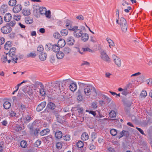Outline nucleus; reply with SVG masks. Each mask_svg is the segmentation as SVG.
<instances>
[{
  "label": "nucleus",
  "mask_w": 152,
  "mask_h": 152,
  "mask_svg": "<svg viewBox=\"0 0 152 152\" xmlns=\"http://www.w3.org/2000/svg\"><path fill=\"white\" fill-rule=\"evenodd\" d=\"M116 22L120 25L122 31L124 32L126 31L128 26L126 19L123 17H121L119 21L118 19H116Z\"/></svg>",
  "instance_id": "1"
},
{
  "label": "nucleus",
  "mask_w": 152,
  "mask_h": 152,
  "mask_svg": "<svg viewBox=\"0 0 152 152\" xmlns=\"http://www.w3.org/2000/svg\"><path fill=\"white\" fill-rule=\"evenodd\" d=\"M84 92L86 95H89L91 94L92 91H94L96 93V90L94 87L91 84L87 85L86 87L84 89Z\"/></svg>",
  "instance_id": "2"
},
{
  "label": "nucleus",
  "mask_w": 152,
  "mask_h": 152,
  "mask_svg": "<svg viewBox=\"0 0 152 152\" xmlns=\"http://www.w3.org/2000/svg\"><path fill=\"white\" fill-rule=\"evenodd\" d=\"M78 27L76 26H74L73 30L72 31H73V34L76 37L79 38L81 37L83 31L80 29H78Z\"/></svg>",
  "instance_id": "3"
},
{
  "label": "nucleus",
  "mask_w": 152,
  "mask_h": 152,
  "mask_svg": "<svg viewBox=\"0 0 152 152\" xmlns=\"http://www.w3.org/2000/svg\"><path fill=\"white\" fill-rule=\"evenodd\" d=\"M6 55L8 63H10L11 61L12 62L15 61V63H17L16 61L18 58H17L15 55H14L12 53H7Z\"/></svg>",
  "instance_id": "4"
},
{
  "label": "nucleus",
  "mask_w": 152,
  "mask_h": 152,
  "mask_svg": "<svg viewBox=\"0 0 152 152\" xmlns=\"http://www.w3.org/2000/svg\"><path fill=\"white\" fill-rule=\"evenodd\" d=\"M100 57L102 59L108 62L110 58L105 50H102L100 52Z\"/></svg>",
  "instance_id": "5"
},
{
  "label": "nucleus",
  "mask_w": 152,
  "mask_h": 152,
  "mask_svg": "<svg viewBox=\"0 0 152 152\" xmlns=\"http://www.w3.org/2000/svg\"><path fill=\"white\" fill-rule=\"evenodd\" d=\"M12 30V28L10 26L6 25L2 27L1 29V32L4 34L10 33Z\"/></svg>",
  "instance_id": "6"
},
{
  "label": "nucleus",
  "mask_w": 152,
  "mask_h": 152,
  "mask_svg": "<svg viewBox=\"0 0 152 152\" xmlns=\"http://www.w3.org/2000/svg\"><path fill=\"white\" fill-rule=\"evenodd\" d=\"M73 22L72 21L66 20L65 22V26L69 30L72 31L73 30L74 26H73L72 25Z\"/></svg>",
  "instance_id": "7"
},
{
  "label": "nucleus",
  "mask_w": 152,
  "mask_h": 152,
  "mask_svg": "<svg viewBox=\"0 0 152 152\" xmlns=\"http://www.w3.org/2000/svg\"><path fill=\"white\" fill-rule=\"evenodd\" d=\"M46 104V102H42L38 105L37 108V111L38 112H39L42 110L45 107Z\"/></svg>",
  "instance_id": "8"
},
{
  "label": "nucleus",
  "mask_w": 152,
  "mask_h": 152,
  "mask_svg": "<svg viewBox=\"0 0 152 152\" xmlns=\"http://www.w3.org/2000/svg\"><path fill=\"white\" fill-rule=\"evenodd\" d=\"M22 7L21 5H17L15 6L12 9L13 12L15 13L19 12L22 10Z\"/></svg>",
  "instance_id": "9"
},
{
  "label": "nucleus",
  "mask_w": 152,
  "mask_h": 152,
  "mask_svg": "<svg viewBox=\"0 0 152 152\" xmlns=\"http://www.w3.org/2000/svg\"><path fill=\"white\" fill-rule=\"evenodd\" d=\"M12 17V15L10 13H7L4 17V20L6 22H8L11 20Z\"/></svg>",
  "instance_id": "10"
},
{
  "label": "nucleus",
  "mask_w": 152,
  "mask_h": 152,
  "mask_svg": "<svg viewBox=\"0 0 152 152\" xmlns=\"http://www.w3.org/2000/svg\"><path fill=\"white\" fill-rule=\"evenodd\" d=\"M81 37V40L84 42L88 41L89 39L88 35L86 33H83Z\"/></svg>",
  "instance_id": "11"
},
{
  "label": "nucleus",
  "mask_w": 152,
  "mask_h": 152,
  "mask_svg": "<svg viewBox=\"0 0 152 152\" xmlns=\"http://www.w3.org/2000/svg\"><path fill=\"white\" fill-rule=\"evenodd\" d=\"M63 52L64 53V55H68L71 52V49L69 47H65L63 48Z\"/></svg>",
  "instance_id": "12"
},
{
  "label": "nucleus",
  "mask_w": 152,
  "mask_h": 152,
  "mask_svg": "<svg viewBox=\"0 0 152 152\" xmlns=\"http://www.w3.org/2000/svg\"><path fill=\"white\" fill-rule=\"evenodd\" d=\"M36 121H34L32 124H29L28 126V127L30 130V132L31 134H32L33 133L34 126L36 124Z\"/></svg>",
  "instance_id": "13"
},
{
  "label": "nucleus",
  "mask_w": 152,
  "mask_h": 152,
  "mask_svg": "<svg viewBox=\"0 0 152 152\" xmlns=\"http://www.w3.org/2000/svg\"><path fill=\"white\" fill-rule=\"evenodd\" d=\"M47 56V55L45 53L41 52L39 55V59L42 61H44L46 60Z\"/></svg>",
  "instance_id": "14"
},
{
  "label": "nucleus",
  "mask_w": 152,
  "mask_h": 152,
  "mask_svg": "<svg viewBox=\"0 0 152 152\" xmlns=\"http://www.w3.org/2000/svg\"><path fill=\"white\" fill-rule=\"evenodd\" d=\"M70 90L72 91H75L77 89V86L76 83H71L69 86Z\"/></svg>",
  "instance_id": "15"
},
{
  "label": "nucleus",
  "mask_w": 152,
  "mask_h": 152,
  "mask_svg": "<svg viewBox=\"0 0 152 152\" xmlns=\"http://www.w3.org/2000/svg\"><path fill=\"white\" fill-rule=\"evenodd\" d=\"M58 44L59 47H64L66 44L65 41L63 39H60L58 40Z\"/></svg>",
  "instance_id": "16"
},
{
  "label": "nucleus",
  "mask_w": 152,
  "mask_h": 152,
  "mask_svg": "<svg viewBox=\"0 0 152 152\" xmlns=\"http://www.w3.org/2000/svg\"><path fill=\"white\" fill-rule=\"evenodd\" d=\"M67 43L69 45H72L74 44L75 41L74 38L72 37H69L67 38Z\"/></svg>",
  "instance_id": "17"
},
{
  "label": "nucleus",
  "mask_w": 152,
  "mask_h": 152,
  "mask_svg": "<svg viewBox=\"0 0 152 152\" xmlns=\"http://www.w3.org/2000/svg\"><path fill=\"white\" fill-rule=\"evenodd\" d=\"M51 49L53 51L56 52L59 51L60 49V47L58 45L55 44L52 45Z\"/></svg>",
  "instance_id": "18"
},
{
  "label": "nucleus",
  "mask_w": 152,
  "mask_h": 152,
  "mask_svg": "<svg viewBox=\"0 0 152 152\" xmlns=\"http://www.w3.org/2000/svg\"><path fill=\"white\" fill-rule=\"evenodd\" d=\"M62 136V133L60 131H57L55 133V137L57 139H59L61 138Z\"/></svg>",
  "instance_id": "19"
},
{
  "label": "nucleus",
  "mask_w": 152,
  "mask_h": 152,
  "mask_svg": "<svg viewBox=\"0 0 152 152\" xmlns=\"http://www.w3.org/2000/svg\"><path fill=\"white\" fill-rule=\"evenodd\" d=\"M56 57L58 59H61L63 58L64 54L61 51H58L56 53Z\"/></svg>",
  "instance_id": "20"
},
{
  "label": "nucleus",
  "mask_w": 152,
  "mask_h": 152,
  "mask_svg": "<svg viewBox=\"0 0 152 152\" xmlns=\"http://www.w3.org/2000/svg\"><path fill=\"white\" fill-rule=\"evenodd\" d=\"M81 138L83 140H86L89 138V137L87 133L84 132L82 134Z\"/></svg>",
  "instance_id": "21"
},
{
  "label": "nucleus",
  "mask_w": 152,
  "mask_h": 152,
  "mask_svg": "<svg viewBox=\"0 0 152 152\" xmlns=\"http://www.w3.org/2000/svg\"><path fill=\"white\" fill-rule=\"evenodd\" d=\"M22 13L24 15H29L31 14L30 10L28 9H24L23 10Z\"/></svg>",
  "instance_id": "22"
},
{
  "label": "nucleus",
  "mask_w": 152,
  "mask_h": 152,
  "mask_svg": "<svg viewBox=\"0 0 152 152\" xmlns=\"http://www.w3.org/2000/svg\"><path fill=\"white\" fill-rule=\"evenodd\" d=\"M53 88H55L54 91L58 90L60 88L59 82L58 81L56 82L53 85Z\"/></svg>",
  "instance_id": "23"
},
{
  "label": "nucleus",
  "mask_w": 152,
  "mask_h": 152,
  "mask_svg": "<svg viewBox=\"0 0 152 152\" xmlns=\"http://www.w3.org/2000/svg\"><path fill=\"white\" fill-rule=\"evenodd\" d=\"M50 131V130L48 129H45L40 132V134L42 136H44L49 133Z\"/></svg>",
  "instance_id": "24"
},
{
  "label": "nucleus",
  "mask_w": 152,
  "mask_h": 152,
  "mask_svg": "<svg viewBox=\"0 0 152 152\" xmlns=\"http://www.w3.org/2000/svg\"><path fill=\"white\" fill-rule=\"evenodd\" d=\"M25 23L28 24H31L33 22V19L29 17H27L25 18Z\"/></svg>",
  "instance_id": "25"
},
{
  "label": "nucleus",
  "mask_w": 152,
  "mask_h": 152,
  "mask_svg": "<svg viewBox=\"0 0 152 152\" xmlns=\"http://www.w3.org/2000/svg\"><path fill=\"white\" fill-rule=\"evenodd\" d=\"M11 106V104L8 101L5 102L4 104L3 107L6 109H8L10 108Z\"/></svg>",
  "instance_id": "26"
},
{
  "label": "nucleus",
  "mask_w": 152,
  "mask_h": 152,
  "mask_svg": "<svg viewBox=\"0 0 152 152\" xmlns=\"http://www.w3.org/2000/svg\"><path fill=\"white\" fill-rule=\"evenodd\" d=\"M47 107L50 109L54 110L55 107V105L53 103L50 102L48 103Z\"/></svg>",
  "instance_id": "27"
},
{
  "label": "nucleus",
  "mask_w": 152,
  "mask_h": 152,
  "mask_svg": "<svg viewBox=\"0 0 152 152\" xmlns=\"http://www.w3.org/2000/svg\"><path fill=\"white\" fill-rule=\"evenodd\" d=\"M39 10L40 13L42 15H45L46 11V9L44 7H40L39 9Z\"/></svg>",
  "instance_id": "28"
},
{
  "label": "nucleus",
  "mask_w": 152,
  "mask_h": 152,
  "mask_svg": "<svg viewBox=\"0 0 152 152\" xmlns=\"http://www.w3.org/2000/svg\"><path fill=\"white\" fill-rule=\"evenodd\" d=\"M30 116H27L25 117H24L23 118V121L24 123H27L30 121Z\"/></svg>",
  "instance_id": "29"
},
{
  "label": "nucleus",
  "mask_w": 152,
  "mask_h": 152,
  "mask_svg": "<svg viewBox=\"0 0 152 152\" xmlns=\"http://www.w3.org/2000/svg\"><path fill=\"white\" fill-rule=\"evenodd\" d=\"M61 33L62 35L63 36H66L68 33V31L66 29H63L61 30Z\"/></svg>",
  "instance_id": "30"
},
{
  "label": "nucleus",
  "mask_w": 152,
  "mask_h": 152,
  "mask_svg": "<svg viewBox=\"0 0 152 152\" xmlns=\"http://www.w3.org/2000/svg\"><path fill=\"white\" fill-rule=\"evenodd\" d=\"M1 61L2 63H5L7 61H8L6 54L3 56L1 58Z\"/></svg>",
  "instance_id": "31"
},
{
  "label": "nucleus",
  "mask_w": 152,
  "mask_h": 152,
  "mask_svg": "<svg viewBox=\"0 0 152 152\" xmlns=\"http://www.w3.org/2000/svg\"><path fill=\"white\" fill-rule=\"evenodd\" d=\"M16 3V0H10L9 1V4L10 6H13Z\"/></svg>",
  "instance_id": "32"
},
{
  "label": "nucleus",
  "mask_w": 152,
  "mask_h": 152,
  "mask_svg": "<svg viewBox=\"0 0 152 152\" xmlns=\"http://www.w3.org/2000/svg\"><path fill=\"white\" fill-rule=\"evenodd\" d=\"M20 145L21 147L23 148H26L27 145L26 142L24 140H23L21 142Z\"/></svg>",
  "instance_id": "33"
},
{
  "label": "nucleus",
  "mask_w": 152,
  "mask_h": 152,
  "mask_svg": "<svg viewBox=\"0 0 152 152\" xmlns=\"http://www.w3.org/2000/svg\"><path fill=\"white\" fill-rule=\"evenodd\" d=\"M115 64L118 66H120L121 65V61L120 58H118L114 61Z\"/></svg>",
  "instance_id": "34"
},
{
  "label": "nucleus",
  "mask_w": 152,
  "mask_h": 152,
  "mask_svg": "<svg viewBox=\"0 0 152 152\" xmlns=\"http://www.w3.org/2000/svg\"><path fill=\"white\" fill-rule=\"evenodd\" d=\"M21 16L20 15L17 14L14 15H13V19L16 21H19L20 20Z\"/></svg>",
  "instance_id": "35"
},
{
  "label": "nucleus",
  "mask_w": 152,
  "mask_h": 152,
  "mask_svg": "<svg viewBox=\"0 0 152 152\" xmlns=\"http://www.w3.org/2000/svg\"><path fill=\"white\" fill-rule=\"evenodd\" d=\"M109 115L111 118H114L116 117V113L114 111H111L109 113Z\"/></svg>",
  "instance_id": "36"
},
{
  "label": "nucleus",
  "mask_w": 152,
  "mask_h": 152,
  "mask_svg": "<svg viewBox=\"0 0 152 152\" xmlns=\"http://www.w3.org/2000/svg\"><path fill=\"white\" fill-rule=\"evenodd\" d=\"M37 50L39 52H41L44 50L43 46L42 45H39L37 48Z\"/></svg>",
  "instance_id": "37"
},
{
  "label": "nucleus",
  "mask_w": 152,
  "mask_h": 152,
  "mask_svg": "<svg viewBox=\"0 0 152 152\" xmlns=\"http://www.w3.org/2000/svg\"><path fill=\"white\" fill-rule=\"evenodd\" d=\"M139 144L140 145V147L141 148H144V147H145L146 145V144L145 142L142 141H140Z\"/></svg>",
  "instance_id": "38"
},
{
  "label": "nucleus",
  "mask_w": 152,
  "mask_h": 152,
  "mask_svg": "<svg viewBox=\"0 0 152 152\" xmlns=\"http://www.w3.org/2000/svg\"><path fill=\"white\" fill-rule=\"evenodd\" d=\"M110 132L111 134L113 136H115L117 134V131L116 129H112L110 131Z\"/></svg>",
  "instance_id": "39"
},
{
  "label": "nucleus",
  "mask_w": 152,
  "mask_h": 152,
  "mask_svg": "<svg viewBox=\"0 0 152 152\" xmlns=\"http://www.w3.org/2000/svg\"><path fill=\"white\" fill-rule=\"evenodd\" d=\"M78 84L80 87H84V88L87 87V85L89 84H85L80 82H78Z\"/></svg>",
  "instance_id": "40"
},
{
  "label": "nucleus",
  "mask_w": 152,
  "mask_h": 152,
  "mask_svg": "<svg viewBox=\"0 0 152 152\" xmlns=\"http://www.w3.org/2000/svg\"><path fill=\"white\" fill-rule=\"evenodd\" d=\"M106 40L108 42L109 45H112V46L114 45V42L111 39L108 38H107L106 39Z\"/></svg>",
  "instance_id": "41"
},
{
  "label": "nucleus",
  "mask_w": 152,
  "mask_h": 152,
  "mask_svg": "<svg viewBox=\"0 0 152 152\" xmlns=\"http://www.w3.org/2000/svg\"><path fill=\"white\" fill-rule=\"evenodd\" d=\"M147 95V92L145 91H142L140 94V95L141 97L145 98Z\"/></svg>",
  "instance_id": "42"
},
{
  "label": "nucleus",
  "mask_w": 152,
  "mask_h": 152,
  "mask_svg": "<svg viewBox=\"0 0 152 152\" xmlns=\"http://www.w3.org/2000/svg\"><path fill=\"white\" fill-rule=\"evenodd\" d=\"M83 145V143L82 141L78 142L77 143V146L79 148H82Z\"/></svg>",
  "instance_id": "43"
},
{
  "label": "nucleus",
  "mask_w": 152,
  "mask_h": 152,
  "mask_svg": "<svg viewBox=\"0 0 152 152\" xmlns=\"http://www.w3.org/2000/svg\"><path fill=\"white\" fill-rule=\"evenodd\" d=\"M92 107L94 109H96L97 107V102H93L92 103Z\"/></svg>",
  "instance_id": "44"
},
{
  "label": "nucleus",
  "mask_w": 152,
  "mask_h": 152,
  "mask_svg": "<svg viewBox=\"0 0 152 152\" xmlns=\"http://www.w3.org/2000/svg\"><path fill=\"white\" fill-rule=\"evenodd\" d=\"M40 94L42 96H44L46 94V92L44 88H42L40 90Z\"/></svg>",
  "instance_id": "45"
},
{
  "label": "nucleus",
  "mask_w": 152,
  "mask_h": 152,
  "mask_svg": "<svg viewBox=\"0 0 152 152\" xmlns=\"http://www.w3.org/2000/svg\"><path fill=\"white\" fill-rule=\"evenodd\" d=\"M16 50V49L15 48H12L10 49L9 52V53H12L14 55H15V51Z\"/></svg>",
  "instance_id": "46"
},
{
  "label": "nucleus",
  "mask_w": 152,
  "mask_h": 152,
  "mask_svg": "<svg viewBox=\"0 0 152 152\" xmlns=\"http://www.w3.org/2000/svg\"><path fill=\"white\" fill-rule=\"evenodd\" d=\"M50 10L48 11H46L45 13V15L46 16L47 18H50Z\"/></svg>",
  "instance_id": "47"
},
{
  "label": "nucleus",
  "mask_w": 152,
  "mask_h": 152,
  "mask_svg": "<svg viewBox=\"0 0 152 152\" xmlns=\"http://www.w3.org/2000/svg\"><path fill=\"white\" fill-rule=\"evenodd\" d=\"M56 147L58 149H60L62 147V143L61 142L57 143L56 145Z\"/></svg>",
  "instance_id": "48"
},
{
  "label": "nucleus",
  "mask_w": 152,
  "mask_h": 152,
  "mask_svg": "<svg viewBox=\"0 0 152 152\" xmlns=\"http://www.w3.org/2000/svg\"><path fill=\"white\" fill-rule=\"evenodd\" d=\"M52 46V45L50 43L47 44L45 47V49L47 50H49L50 48H51Z\"/></svg>",
  "instance_id": "49"
},
{
  "label": "nucleus",
  "mask_w": 152,
  "mask_h": 152,
  "mask_svg": "<svg viewBox=\"0 0 152 152\" xmlns=\"http://www.w3.org/2000/svg\"><path fill=\"white\" fill-rule=\"evenodd\" d=\"M46 140L49 141H52L53 140L52 138V136L51 135H49L46 137Z\"/></svg>",
  "instance_id": "50"
},
{
  "label": "nucleus",
  "mask_w": 152,
  "mask_h": 152,
  "mask_svg": "<svg viewBox=\"0 0 152 152\" xmlns=\"http://www.w3.org/2000/svg\"><path fill=\"white\" fill-rule=\"evenodd\" d=\"M36 56V53H35L31 52L27 54V56L28 57H34Z\"/></svg>",
  "instance_id": "51"
},
{
  "label": "nucleus",
  "mask_w": 152,
  "mask_h": 152,
  "mask_svg": "<svg viewBox=\"0 0 152 152\" xmlns=\"http://www.w3.org/2000/svg\"><path fill=\"white\" fill-rule=\"evenodd\" d=\"M70 135H66L64 137V139L66 141H69L70 140Z\"/></svg>",
  "instance_id": "52"
},
{
  "label": "nucleus",
  "mask_w": 152,
  "mask_h": 152,
  "mask_svg": "<svg viewBox=\"0 0 152 152\" xmlns=\"http://www.w3.org/2000/svg\"><path fill=\"white\" fill-rule=\"evenodd\" d=\"M82 49L83 52L88 51L90 52H92L93 51L88 48H83Z\"/></svg>",
  "instance_id": "53"
},
{
  "label": "nucleus",
  "mask_w": 152,
  "mask_h": 152,
  "mask_svg": "<svg viewBox=\"0 0 152 152\" xmlns=\"http://www.w3.org/2000/svg\"><path fill=\"white\" fill-rule=\"evenodd\" d=\"M66 86L65 85L63 84H62L61 85V86H60V88L58 90H59V91L60 92H61L62 91H63L64 89L66 88Z\"/></svg>",
  "instance_id": "54"
},
{
  "label": "nucleus",
  "mask_w": 152,
  "mask_h": 152,
  "mask_svg": "<svg viewBox=\"0 0 152 152\" xmlns=\"http://www.w3.org/2000/svg\"><path fill=\"white\" fill-rule=\"evenodd\" d=\"M128 94L127 90L126 88L123 89L122 91V94L124 95H126Z\"/></svg>",
  "instance_id": "55"
},
{
  "label": "nucleus",
  "mask_w": 152,
  "mask_h": 152,
  "mask_svg": "<svg viewBox=\"0 0 152 152\" xmlns=\"http://www.w3.org/2000/svg\"><path fill=\"white\" fill-rule=\"evenodd\" d=\"M5 42V39L2 37H0V45H2Z\"/></svg>",
  "instance_id": "56"
},
{
  "label": "nucleus",
  "mask_w": 152,
  "mask_h": 152,
  "mask_svg": "<svg viewBox=\"0 0 152 152\" xmlns=\"http://www.w3.org/2000/svg\"><path fill=\"white\" fill-rule=\"evenodd\" d=\"M26 108V106L23 104H21L20 105V109L22 110H24Z\"/></svg>",
  "instance_id": "57"
},
{
  "label": "nucleus",
  "mask_w": 152,
  "mask_h": 152,
  "mask_svg": "<svg viewBox=\"0 0 152 152\" xmlns=\"http://www.w3.org/2000/svg\"><path fill=\"white\" fill-rule=\"evenodd\" d=\"M90 39L91 42L94 43L96 42V38L92 36L90 37Z\"/></svg>",
  "instance_id": "58"
},
{
  "label": "nucleus",
  "mask_w": 152,
  "mask_h": 152,
  "mask_svg": "<svg viewBox=\"0 0 152 152\" xmlns=\"http://www.w3.org/2000/svg\"><path fill=\"white\" fill-rule=\"evenodd\" d=\"M9 114L11 117L15 116L16 115V113L12 111H11L10 112H9Z\"/></svg>",
  "instance_id": "59"
},
{
  "label": "nucleus",
  "mask_w": 152,
  "mask_h": 152,
  "mask_svg": "<svg viewBox=\"0 0 152 152\" xmlns=\"http://www.w3.org/2000/svg\"><path fill=\"white\" fill-rule=\"evenodd\" d=\"M91 136L93 140L95 139L96 137V133L94 132H93L91 133Z\"/></svg>",
  "instance_id": "60"
},
{
  "label": "nucleus",
  "mask_w": 152,
  "mask_h": 152,
  "mask_svg": "<svg viewBox=\"0 0 152 152\" xmlns=\"http://www.w3.org/2000/svg\"><path fill=\"white\" fill-rule=\"evenodd\" d=\"M41 143V142L40 140H38L35 142V145L36 146H38L40 145Z\"/></svg>",
  "instance_id": "61"
},
{
  "label": "nucleus",
  "mask_w": 152,
  "mask_h": 152,
  "mask_svg": "<svg viewBox=\"0 0 152 152\" xmlns=\"http://www.w3.org/2000/svg\"><path fill=\"white\" fill-rule=\"evenodd\" d=\"M76 18L77 19L81 20H83L84 19V17L81 15L78 16Z\"/></svg>",
  "instance_id": "62"
},
{
  "label": "nucleus",
  "mask_w": 152,
  "mask_h": 152,
  "mask_svg": "<svg viewBox=\"0 0 152 152\" xmlns=\"http://www.w3.org/2000/svg\"><path fill=\"white\" fill-rule=\"evenodd\" d=\"M1 123L3 125L6 126L7 124V122L6 120H4L1 122Z\"/></svg>",
  "instance_id": "63"
},
{
  "label": "nucleus",
  "mask_w": 152,
  "mask_h": 152,
  "mask_svg": "<svg viewBox=\"0 0 152 152\" xmlns=\"http://www.w3.org/2000/svg\"><path fill=\"white\" fill-rule=\"evenodd\" d=\"M15 24V21H11L10 23H9V26H14Z\"/></svg>",
  "instance_id": "64"
}]
</instances>
